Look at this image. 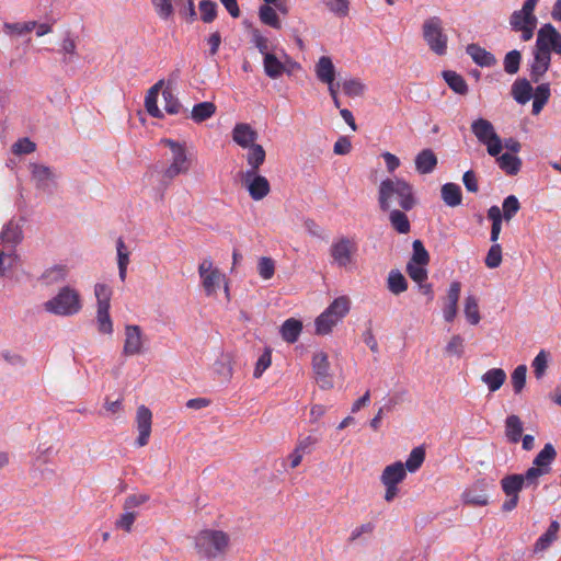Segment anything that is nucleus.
<instances>
[{
	"instance_id": "55",
	"label": "nucleus",
	"mask_w": 561,
	"mask_h": 561,
	"mask_svg": "<svg viewBox=\"0 0 561 561\" xmlns=\"http://www.w3.org/2000/svg\"><path fill=\"white\" fill-rule=\"evenodd\" d=\"M201 19L205 23L213 22L217 16V4L210 0L199 2Z\"/></svg>"
},
{
	"instance_id": "4",
	"label": "nucleus",
	"mask_w": 561,
	"mask_h": 561,
	"mask_svg": "<svg viewBox=\"0 0 561 561\" xmlns=\"http://www.w3.org/2000/svg\"><path fill=\"white\" fill-rule=\"evenodd\" d=\"M44 309L56 316H75L82 309L80 293L70 286H64L53 298L44 302Z\"/></svg>"
},
{
	"instance_id": "46",
	"label": "nucleus",
	"mask_w": 561,
	"mask_h": 561,
	"mask_svg": "<svg viewBox=\"0 0 561 561\" xmlns=\"http://www.w3.org/2000/svg\"><path fill=\"white\" fill-rule=\"evenodd\" d=\"M388 289L393 295H400L408 289V282L403 274L399 271H391L388 276Z\"/></svg>"
},
{
	"instance_id": "32",
	"label": "nucleus",
	"mask_w": 561,
	"mask_h": 561,
	"mask_svg": "<svg viewBox=\"0 0 561 561\" xmlns=\"http://www.w3.org/2000/svg\"><path fill=\"white\" fill-rule=\"evenodd\" d=\"M505 435L510 443L517 444L523 435V422L516 414H511L505 420Z\"/></svg>"
},
{
	"instance_id": "50",
	"label": "nucleus",
	"mask_w": 561,
	"mask_h": 561,
	"mask_svg": "<svg viewBox=\"0 0 561 561\" xmlns=\"http://www.w3.org/2000/svg\"><path fill=\"white\" fill-rule=\"evenodd\" d=\"M522 61V54L517 49L508 51L503 61L504 71L508 75H515L518 72Z\"/></svg>"
},
{
	"instance_id": "6",
	"label": "nucleus",
	"mask_w": 561,
	"mask_h": 561,
	"mask_svg": "<svg viewBox=\"0 0 561 561\" xmlns=\"http://www.w3.org/2000/svg\"><path fill=\"white\" fill-rule=\"evenodd\" d=\"M0 274L4 275L18 260L15 247L22 240L21 228L12 221L8 222L0 233Z\"/></svg>"
},
{
	"instance_id": "61",
	"label": "nucleus",
	"mask_w": 561,
	"mask_h": 561,
	"mask_svg": "<svg viewBox=\"0 0 561 561\" xmlns=\"http://www.w3.org/2000/svg\"><path fill=\"white\" fill-rule=\"evenodd\" d=\"M322 319V313L316 319V332L317 334H320V335H325V334H329L332 329L337 324V322H340V320H334V316L332 317H325V319L323 321H321Z\"/></svg>"
},
{
	"instance_id": "18",
	"label": "nucleus",
	"mask_w": 561,
	"mask_h": 561,
	"mask_svg": "<svg viewBox=\"0 0 561 561\" xmlns=\"http://www.w3.org/2000/svg\"><path fill=\"white\" fill-rule=\"evenodd\" d=\"M232 140L245 149L256 145L257 131L248 123H237L231 131Z\"/></svg>"
},
{
	"instance_id": "23",
	"label": "nucleus",
	"mask_w": 561,
	"mask_h": 561,
	"mask_svg": "<svg viewBox=\"0 0 561 561\" xmlns=\"http://www.w3.org/2000/svg\"><path fill=\"white\" fill-rule=\"evenodd\" d=\"M407 478V470L403 462L396 461L387 466L381 476L380 481L382 484H399Z\"/></svg>"
},
{
	"instance_id": "7",
	"label": "nucleus",
	"mask_w": 561,
	"mask_h": 561,
	"mask_svg": "<svg viewBox=\"0 0 561 561\" xmlns=\"http://www.w3.org/2000/svg\"><path fill=\"white\" fill-rule=\"evenodd\" d=\"M96 298V325L102 334L111 335L113 333V321L110 316L112 288L106 284H96L94 286Z\"/></svg>"
},
{
	"instance_id": "40",
	"label": "nucleus",
	"mask_w": 561,
	"mask_h": 561,
	"mask_svg": "<svg viewBox=\"0 0 561 561\" xmlns=\"http://www.w3.org/2000/svg\"><path fill=\"white\" fill-rule=\"evenodd\" d=\"M497 164L507 175H516L522 168V160L512 153L505 152L496 156Z\"/></svg>"
},
{
	"instance_id": "13",
	"label": "nucleus",
	"mask_w": 561,
	"mask_h": 561,
	"mask_svg": "<svg viewBox=\"0 0 561 561\" xmlns=\"http://www.w3.org/2000/svg\"><path fill=\"white\" fill-rule=\"evenodd\" d=\"M535 47L549 55L561 56V33L551 23L543 24L537 32Z\"/></svg>"
},
{
	"instance_id": "22",
	"label": "nucleus",
	"mask_w": 561,
	"mask_h": 561,
	"mask_svg": "<svg viewBox=\"0 0 561 561\" xmlns=\"http://www.w3.org/2000/svg\"><path fill=\"white\" fill-rule=\"evenodd\" d=\"M551 64V55L534 48V60L530 65V78L534 82H538L540 78L548 71Z\"/></svg>"
},
{
	"instance_id": "16",
	"label": "nucleus",
	"mask_w": 561,
	"mask_h": 561,
	"mask_svg": "<svg viewBox=\"0 0 561 561\" xmlns=\"http://www.w3.org/2000/svg\"><path fill=\"white\" fill-rule=\"evenodd\" d=\"M144 334L139 325L127 324L125 327L124 355L134 356L140 354L144 348Z\"/></svg>"
},
{
	"instance_id": "54",
	"label": "nucleus",
	"mask_w": 561,
	"mask_h": 561,
	"mask_svg": "<svg viewBox=\"0 0 561 561\" xmlns=\"http://www.w3.org/2000/svg\"><path fill=\"white\" fill-rule=\"evenodd\" d=\"M413 254L409 262L416 264H425L427 265L430 262V254L425 249L424 244L421 240H414L413 244Z\"/></svg>"
},
{
	"instance_id": "19",
	"label": "nucleus",
	"mask_w": 561,
	"mask_h": 561,
	"mask_svg": "<svg viewBox=\"0 0 561 561\" xmlns=\"http://www.w3.org/2000/svg\"><path fill=\"white\" fill-rule=\"evenodd\" d=\"M312 369L317 381L322 388H330L332 386L331 380L329 379L330 364L325 353L320 352L313 355Z\"/></svg>"
},
{
	"instance_id": "34",
	"label": "nucleus",
	"mask_w": 561,
	"mask_h": 561,
	"mask_svg": "<svg viewBox=\"0 0 561 561\" xmlns=\"http://www.w3.org/2000/svg\"><path fill=\"white\" fill-rule=\"evenodd\" d=\"M444 203L449 207L459 206L462 202L461 188L455 183H445L440 190Z\"/></svg>"
},
{
	"instance_id": "3",
	"label": "nucleus",
	"mask_w": 561,
	"mask_h": 561,
	"mask_svg": "<svg viewBox=\"0 0 561 561\" xmlns=\"http://www.w3.org/2000/svg\"><path fill=\"white\" fill-rule=\"evenodd\" d=\"M229 536L222 530L204 529L195 537V546L201 557L215 560L224 556L229 546Z\"/></svg>"
},
{
	"instance_id": "41",
	"label": "nucleus",
	"mask_w": 561,
	"mask_h": 561,
	"mask_svg": "<svg viewBox=\"0 0 561 561\" xmlns=\"http://www.w3.org/2000/svg\"><path fill=\"white\" fill-rule=\"evenodd\" d=\"M216 105L213 102H201L195 104L191 111V118L195 123H202L216 113Z\"/></svg>"
},
{
	"instance_id": "14",
	"label": "nucleus",
	"mask_w": 561,
	"mask_h": 561,
	"mask_svg": "<svg viewBox=\"0 0 561 561\" xmlns=\"http://www.w3.org/2000/svg\"><path fill=\"white\" fill-rule=\"evenodd\" d=\"M241 182L248 190L253 201H262L271 192L268 180L259 174V171H244L241 174Z\"/></svg>"
},
{
	"instance_id": "12",
	"label": "nucleus",
	"mask_w": 561,
	"mask_h": 561,
	"mask_svg": "<svg viewBox=\"0 0 561 561\" xmlns=\"http://www.w3.org/2000/svg\"><path fill=\"white\" fill-rule=\"evenodd\" d=\"M358 245L355 239L341 237L333 241L330 247V255L333 263L339 267H347L354 261Z\"/></svg>"
},
{
	"instance_id": "24",
	"label": "nucleus",
	"mask_w": 561,
	"mask_h": 561,
	"mask_svg": "<svg viewBox=\"0 0 561 561\" xmlns=\"http://www.w3.org/2000/svg\"><path fill=\"white\" fill-rule=\"evenodd\" d=\"M317 79L322 83H332L335 80V67L329 56H321L314 67Z\"/></svg>"
},
{
	"instance_id": "28",
	"label": "nucleus",
	"mask_w": 561,
	"mask_h": 561,
	"mask_svg": "<svg viewBox=\"0 0 561 561\" xmlns=\"http://www.w3.org/2000/svg\"><path fill=\"white\" fill-rule=\"evenodd\" d=\"M559 523L552 520L548 529L534 543V553L546 551L558 538Z\"/></svg>"
},
{
	"instance_id": "25",
	"label": "nucleus",
	"mask_w": 561,
	"mask_h": 561,
	"mask_svg": "<svg viewBox=\"0 0 561 561\" xmlns=\"http://www.w3.org/2000/svg\"><path fill=\"white\" fill-rule=\"evenodd\" d=\"M466 51L480 67H492L496 64L494 55L478 44H469Z\"/></svg>"
},
{
	"instance_id": "20",
	"label": "nucleus",
	"mask_w": 561,
	"mask_h": 561,
	"mask_svg": "<svg viewBox=\"0 0 561 561\" xmlns=\"http://www.w3.org/2000/svg\"><path fill=\"white\" fill-rule=\"evenodd\" d=\"M460 291L461 284L459 282H453L447 291L446 302L443 309V316L447 322H453L457 316Z\"/></svg>"
},
{
	"instance_id": "1",
	"label": "nucleus",
	"mask_w": 561,
	"mask_h": 561,
	"mask_svg": "<svg viewBox=\"0 0 561 561\" xmlns=\"http://www.w3.org/2000/svg\"><path fill=\"white\" fill-rule=\"evenodd\" d=\"M557 457V451L552 444L547 443L533 461V467L528 468L524 474L514 473L505 476L501 480V488L507 499L502 504L503 512H512L518 505L519 492L526 486L536 489L539 484V478L551 471V463Z\"/></svg>"
},
{
	"instance_id": "44",
	"label": "nucleus",
	"mask_w": 561,
	"mask_h": 561,
	"mask_svg": "<svg viewBox=\"0 0 561 561\" xmlns=\"http://www.w3.org/2000/svg\"><path fill=\"white\" fill-rule=\"evenodd\" d=\"M550 98V85L548 83L539 84L534 93L533 114L538 115Z\"/></svg>"
},
{
	"instance_id": "2",
	"label": "nucleus",
	"mask_w": 561,
	"mask_h": 561,
	"mask_svg": "<svg viewBox=\"0 0 561 561\" xmlns=\"http://www.w3.org/2000/svg\"><path fill=\"white\" fill-rule=\"evenodd\" d=\"M378 204L382 211L394 207L409 211L416 205L413 186L403 179H385L379 184Z\"/></svg>"
},
{
	"instance_id": "49",
	"label": "nucleus",
	"mask_w": 561,
	"mask_h": 561,
	"mask_svg": "<svg viewBox=\"0 0 561 561\" xmlns=\"http://www.w3.org/2000/svg\"><path fill=\"white\" fill-rule=\"evenodd\" d=\"M463 311L470 324L477 325L480 322L481 317L479 312L478 300L474 296L466 297Z\"/></svg>"
},
{
	"instance_id": "5",
	"label": "nucleus",
	"mask_w": 561,
	"mask_h": 561,
	"mask_svg": "<svg viewBox=\"0 0 561 561\" xmlns=\"http://www.w3.org/2000/svg\"><path fill=\"white\" fill-rule=\"evenodd\" d=\"M539 0H526L520 10L514 11L510 16L512 31L520 33V38L528 42L533 38L538 20L535 14Z\"/></svg>"
},
{
	"instance_id": "11",
	"label": "nucleus",
	"mask_w": 561,
	"mask_h": 561,
	"mask_svg": "<svg viewBox=\"0 0 561 561\" xmlns=\"http://www.w3.org/2000/svg\"><path fill=\"white\" fill-rule=\"evenodd\" d=\"M172 151V161L164 170L163 178L171 181L180 174H184L190 170V162L186 156L185 147L172 139L161 140Z\"/></svg>"
},
{
	"instance_id": "8",
	"label": "nucleus",
	"mask_w": 561,
	"mask_h": 561,
	"mask_svg": "<svg viewBox=\"0 0 561 561\" xmlns=\"http://www.w3.org/2000/svg\"><path fill=\"white\" fill-rule=\"evenodd\" d=\"M198 275L206 296H215L220 285L225 284V291L229 298V287L226 282V275L214 265L211 259H204L198 265Z\"/></svg>"
},
{
	"instance_id": "56",
	"label": "nucleus",
	"mask_w": 561,
	"mask_h": 561,
	"mask_svg": "<svg viewBox=\"0 0 561 561\" xmlns=\"http://www.w3.org/2000/svg\"><path fill=\"white\" fill-rule=\"evenodd\" d=\"M548 358L549 354L545 350H541L534 358L531 366L537 379L542 378L545 375L548 367Z\"/></svg>"
},
{
	"instance_id": "9",
	"label": "nucleus",
	"mask_w": 561,
	"mask_h": 561,
	"mask_svg": "<svg viewBox=\"0 0 561 561\" xmlns=\"http://www.w3.org/2000/svg\"><path fill=\"white\" fill-rule=\"evenodd\" d=\"M471 131L478 141L486 147L490 156L496 157L501 153L503 144L490 121L481 117L474 119L471 123Z\"/></svg>"
},
{
	"instance_id": "51",
	"label": "nucleus",
	"mask_w": 561,
	"mask_h": 561,
	"mask_svg": "<svg viewBox=\"0 0 561 561\" xmlns=\"http://www.w3.org/2000/svg\"><path fill=\"white\" fill-rule=\"evenodd\" d=\"M527 367L518 365L511 375V382L516 394L520 393L526 385Z\"/></svg>"
},
{
	"instance_id": "47",
	"label": "nucleus",
	"mask_w": 561,
	"mask_h": 561,
	"mask_svg": "<svg viewBox=\"0 0 561 561\" xmlns=\"http://www.w3.org/2000/svg\"><path fill=\"white\" fill-rule=\"evenodd\" d=\"M259 18H260V21L265 25H268L276 30H279L282 27L280 21H279V18H278L276 11L270 4H264V5L260 7Z\"/></svg>"
},
{
	"instance_id": "37",
	"label": "nucleus",
	"mask_w": 561,
	"mask_h": 561,
	"mask_svg": "<svg viewBox=\"0 0 561 561\" xmlns=\"http://www.w3.org/2000/svg\"><path fill=\"white\" fill-rule=\"evenodd\" d=\"M302 331L301 321L289 318L280 327V335L287 343H295Z\"/></svg>"
},
{
	"instance_id": "27",
	"label": "nucleus",
	"mask_w": 561,
	"mask_h": 561,
	"mask_svg": "<svg viewBox=\"0 0 561 561\" xmlns=\"http://www.w3.org/2000/svg\"><path fill=\"white\" fill-rule=\"evenodd\" d=\"M164 80H159L156 82L147 92L145 98V107L148 114L156 118L163 117L161 110L158 107V94L159 91L163 88Z\"/></svg>"
},
{
	"instance_id": "63",
	"label": "nucleus",
	"mask_w": 561,
	"mask_h": 561,
	"mask_svg": "<svg viewBox=\"0 0 561 561\" xmlns=\"http://www.w3.org/2000/svg\"><path fill=\"white\" fill-rule=\"evenodd\" d=\"M445 351L448 355L461 357L463 354V339L460 335H454L447 343Z\"/></svg>"
},
{
	"instance_id": "36",
	"label": "nucleus",
	"mask_w": 561,
	"mask_h": 561,
	"mask_svg": "<svg viewBox=\"0 0 561 561\" xmlns=\"http://www.w3.org/2000/svg\"><path fill=\"white\" fill-rule=\"evenodd\" d=\"M481 380L491 392H495L504 385L506 374L502 368H491L482 375Z\"/></svg>"
},
{
	"instance_id": "38",
	"label": "nucleus",
	"mask_w": 561,
	"mask_h": 561,
	"mask_svg": "<svg viewBox=\"0 0 561 561\" xmlns=\"http://www.w3.org/2000/svg\"><path fill=\"white\" fill-rule=\"evenodd\" d=\"M116 253H117V266L118 275L122 282H125L127 276V267L129 264L130 252L127 249L123 238H118L116 241Z\"/></svg>"
},
{
	"instance_id": "10",
	"label": "nucleus",
	"mask_w": 561,
	"mask_h": 561,
	"mask_svg": "<svg viewBox=\"0 0 561 561\" xmlns=\"http://www.w3.org/2000/svg\"><path fill=\"white\" fill-rule=\"evenodd\" d=\"M423 37L430 49L438 56L447 51V35L444 33L442 20L432 16L423 23Z\"/></svg>"
},
{
	"instance_id": "29",
	"label": "nucleus",
	"mask_w": 561,
	"mask_h": 561,
	"mask_svg": "<svg viewBox=\"0 0 561 561\" xmlns=\"http://www.w3.org/2000/svg\"><path fill=\"white\" fill-rule=\"evenodd\" d=\"M350 311V299L345 296L335 298L330 306L322 312L323 321L325 317L334 316V320H342Z\"/></svg>"
},
{
	"instance_id": "39",
	"label": "nucleus",
	"mask_w": 561,
	"mask_h": 561,
	"mask_svg": "<svg viewBox=\"0 0 561 561\" xmlns=\"http://www.w3.org/2000/svg\"><path fill=\"white\" fill-rule=\"evenodd\" d=\"M263 67L265 75L271 79H277L286 71L285 65L273 53L263 57Z\"/></svg>"
},
{
	"instance_id": "52",
	"label": "nucleus",
	"mask_w": 561,
	"mask_h": 561,
	"mask_svg": "<svg viewBox=\"0 0 561 561\" xmlns=\"http://www.w3.org/2000/svg\"><path fill=\"white\" fill-rule=\"evenodd\" d=\"M504 220L510 221L520 209V203L515 195H508L504 198L503 204Z\"/></svg>"
},
{
	"instance_id": "62",
	"label": "nucleus",
	"mask_w": 561,
	"mask_h": 561,
	"mask_svg": "<svg viewBox=\"0 0 561 561\" xmlns=\"http://www.w3.org/2000/svg\"><path fill=\"white\" fill-rule=\"evenodd\" d=\"M251 42L259 49V51L263 55V57H265L266 54H271L268 51L270 41L259 30H253L252 31V33H251Z\"/></svg>"
},
{
	"instance_id": "30",
	"label": "nucleus",
	"mask_w": 561,
	"mask_h": 561,
	"mask_svg": "<svg viewBox=\"0 0 561 561\" xmlns=\"http://www.w3.org/2000/svg\"><path fill=\"white\" fill-rule=\"evenodd\" d=\"M481 482L476 483L472 488L466 489L462 492V501L470 506H485L489 503L488 495L484 493L483 488H480Z\"/></svg>"
},
{
	"instance_id": "42",
	"label": "nucleus",
	"mask_w": 561,
	"mask_h": 561,
	"mask_svg": "<svg viewBox=\"0 0 561 561\" xmlns=\"http://www.w3.org/2000/svg\"><path fill=\"white\" fill-rule=\"evenodd\" d=\"M443 78L445 79L448 87L458 94L465 95L468 92V84L466 80L453 70L443 71Z\"/></svg>"
},
{
	"instance_id": "21",
	"label": "nucleus",
	"mask_w": 561,
	"mask_h": 561,
	"mask_svg": "<svg viewBox=\"0 0 561 561\" xmlns=\"http://www.w3.org/2000/svg\"><path fill=\"white\" fill-rule=\"evenodd\" d=\"M180 75V70H174L170 78L168 79V85L162 90V98L164 100V110L168 114L175 115L179 114L182 110V104L178 100V98L173 94L171 89V84H173Z\"/></svg>"
},
{
	"instance_id": "45",
	"label": "nucleus",
	"mask_w": 561,
	"mask_h": 561,
	"mask_svg": "<svg viewBox=\"0 0 561 561\" xmlns=\"http://www.w3.org/2000/svg\"><path fill=\"white\" fill-rule=\"evenodd\" d=\"M425 460V449L423 446L413 448L405 461L404 468L409 472L417 471Z\"/></svg>"
},
{
	"instance_id": "57",
	"label": "nucleus",
	"mask_w": 561,
	"mask_h": 561,
	"mask_svg": "<svg viewBox=\"0 0 561 561\" xmlns=\"http://www.w3.org/2000/svg\"><path fill=\"white\" fill-rule=\"evenodd\" d=\"M259 275L264 279H271L275 273V262L267 256H263L257 263Z\"/></svg>"
},
{
	"instance_id": "60",
	"label": "nucleus",
	"mask_w": 561,
	"mask_h": 561,
	"mask_svg": "<svg viewBox=\"0 0 561 561\" xmlns=\"http://www.w3.org/2000/svg\"><path fill=\"white\" fill-rule=\"evenodd\" d=\"M343 91L346 95L355 98L360 96L365 91V84L358 79H350L343 82Z\"/></svg>"
},
{
	"instance_id": "33",
	"label": "nucleus",
	"mask_w": 561,
	"mask_h": 561,
	"mask_svg": "<svg viewBox=\"0 0 561 561\" xmlns=\"http://www.w3.org/2000/svg\"><path fill=\"white\" fill-rule=\"evenodd\" d=\"M247 149L248 152L245 154V161L247 164L249 165V169L247 171H259L266 159L265 149L259 144L251 146Z\"/></svg>"
},
{
	"instance_id": "26",
	"label": "nucleus",
	"mask_w": 561,
	"mask_h": 561,
	"mask_svg": "<svg viewBox=\"0 0 561 561\" xmlns=\"http://www.w3.org/2000/svg\"><path fill=\"white\" fill-rule=\"evenodd\" d=\"M415 169L420 174H428L437 165V157L432 149H423L415 157Z\"/></svg>"
},
{
	"instance_id": "17",
	"label": "nucleus",
	"mask_w": 561,
	"mask_h": 561,
	"mask_svg": "<svg viewBox=\"0 0 561 561\" xmlns=\"http://www.w3.org/2000/svg\"><path fill=\"white\" fill-rule=\"evenodd\" d=\"M152 413L146 405H140L136 413V425L138 430V437L136 444L138 447H144L149 443L151 434Z\"/></svg>"
},
{
	"instance_id": "53",
	"label": "nucleus",
	"mask_w": 561,
	"mask_h": 561,
	"mask_svg": "<svg viewBox=\"0 0 561 561\" xmlns=\"http://www.w3.org/2000/svg\"><path fill=\"white\" fill-rule=\"evenodd\" d=\"M425 264H416L408 262L407 273L411 279L417 284H422L427 279V270Z\"/></svg>"
},
{
	"instance_id": "31",
	"label": "nucleus",
	"mask_w": 561,
	"mask_h": 561,
	"mask_svg": "<svg viewBox=\"0 0 561 561\" xmlns=\"http://www.w3.org/2000/svg\"><path fill=\"white\" fill-rule=\"evenodd\" d=\"M68 274V266L64 264H58L45 270V272L41 276V280L46 286H51L64 282L67 278Z\"/></svg>"
},
{
	"instance_id": "64",
	"label": "nucleus",
	"mask_w": 561,
	"mask_h": 561,
	"mask_svg": "<svg viewBox=\"0 0 561 561\" xmlns=\"http://www.w3.org/2000/svg\"><path fill=\"white\" fill-rule=\"evenodd\" d=\"M36 150L35 142L31 141L28 138L19 139L13 146L12 151L15 154H28Z\"/></svg>"
},
{
	"instance_id": "59",
	"label": "nucleus",
	"mask_w": 561,
	"mask_h": 561,
	"mask_svg": "<svg viewBox=\"0 0 561 561\" xmlns=\"http://www.w3.org/2000/svg\"><path fill=\"white\" fill-rule=\"evenodd\" d=\"M485 265L489 268H496L502 263V248L499 243L492 244L485 256Z\"/></svg>"
},
{
	"instance_id": "48",
	"label": "nucleus",
	"mask_w": 561,
	"mask_h": 561,
	"mask_svg": "<svg viewBox=\"0 0 561 561\" xmlns=\"http://www.w3.org/2000/svg\"><path fill=\"white\" fill-rule=\"evenodd\" d=\"M36 27V21H28V22H16V23H9L5 22L3 24V30L5 34L8 35H16L22 36L26 33L32 32Z\"/></svg>"
},
{
	"instance_id": "15",
	"label": "nucleus",
	"mask_w": 561,
	"mask_h": 561,
	"mask_svg": "<svg viewBox=\"0 0 561 561\" xmlns=\"http://www.w3.org/2000/svg\"><path fill=\"white\" fill-rule=\"evenodd\" d=\"M31 180L35 184V187L42 192L50 191L53 184H55L56 173L54 170L45 164L30 163L28 164Z\"/></svg>"
},
{
	"instance_id": "35",
	"label": "nucleus",
	"mask_w": 561,
	"mask_h": 561,
	"mask_svg": "<svg viewBox=\"0 0 561 561\" xmlns=\"http://www.w3.org/2000/svg\"><path fill=\"white\" fill-rule=\"evenodd\" d=\"M389 211V221L391 227L401 234H407L411 230V225L409 221L408 216L405 215L404 210L397 209H390Z\"/></svg>"
},
{
	"instance_id": "58",
	"label": "nucleus",
	"mask_w": 561,
	"mask_h": 561,
	"mask_svg": "<svg viewBox=\"0 0 561 561\" xmlns=\"http://www.w3.org/2000/svg\"><path fill=\"white\" fill-rule=\"evenodd\" d=\"M152 5L162 20H169L174 13L171 0H151Z\"/></svg>"
},
{
	"instance_id": "43",
	"label": "nucleus",
	"mask_w": 561,
	"mask_h": 561,
	"mask_svg": "<svg viewBox=\"0 0 561 561\" xmlns=\"http://www.w3.org/2000/svg\"><path fill=\"white\" fill-rule=\"evenodd\" d=\"M533 87L526 79L516 80L512 85V94L519 104L527 103L531 98Z\"/></svg>"
}]
</instances>
